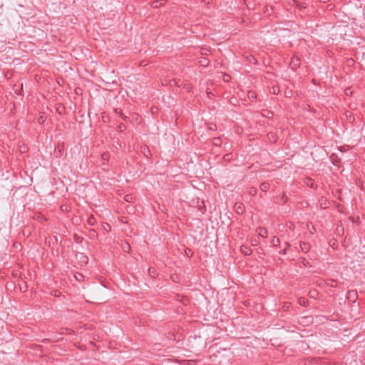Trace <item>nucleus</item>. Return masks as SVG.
Listing matches in <instances>:
<instances>
[{"instance_id": "1", "label": "nucleus", "mask_w": 365, "mask_h": 365, "mask_svg": "<svg viewBox=\"0 0 365 365\" xmlns=\"http://www.w3.org/2000/svg\"><path fill=\"white\" fill-rule=\"evenodd\" d=\"M301 65V59L299 56L292 57L290 61V68L295 71L297 70Z\"/></svg>"}, {"instance_id": "2", "label": "nucleus", "mask_w": 365, "mask_h": 365, "mask_svg": "<svg viewBox=\"0 0 365 365\" xmlns=\"http://www.w3.org/2000/svg\"><path fill=\"white\" fill-rule=\"evenodd\" d=\"M300 248L303 252L307 253L311 249V245L309 242H302L300 243Z\"/></svg>"}, {"instance_id": "3", "label": "nucleus", "mask_w": 365, "mask_h": 365, "mask_svg": "<svg viewBox=\"0 0 365 365\" xmlns=\"http://www.w3.org/2000/svg\"><path fill=\"white\" fill-rule=\"evenodd\" d=\"M114 113L125 121L128 119V117L123 113L122 110L120 108H115Z\"/></svg>"}, {"instance_id": "4", "label": "nucleus", "mask_w": 365, "mask_h": 365, "mask_svg": "<svg viewBox=\"0 0 365 365\" xmlns=\"http://www.w3.org/2000/svg\"><path fill=\"white\" fill-rule=\"evenodd\" d=\"M241 252L245 255H252V250H251V248L247 247V246H241Z\"/></svg>"}, {"instance_id": "5", "label": "nucleus", "mask_w": 365, "mask_h": 365, "mask_svg": "<svg viewBox=\"0 0 365 365\" xmlns=\"http://www.w3.org/2000/svg\"><path fill=\"white\" fill-rule=\"evenodd\" d=\"M34 218L36 220H38V221H40V222H43V221L46 220V218L41 212L36 213L34 215Z\"/></svg>"}, {"instance_id": "6", "label": "nucleus", "mask_w": 365, "mask_h": 365, "mask_svg": "<svg viewBox=\"0 0 365 365\" xmlns=\"http://www.w3.org/2000/svg\"><path fill=\"white\" fill-rule=\"evenodd\" d=\"M298 301H299V304L303 307H307L309 303L308 299L304 297L299 298Z\"/></svg>"}, {"instance_id": "7", "label": "nucleus", "mask_w": 365, "mask_h": 365, "mask_svg": "<svg viewBox=\"0 0 365 365\" xmlns=\"http://www.w3.org/2000/svg\"><path fill=\"white\" fill-rule=\"evenodd\" d=\"M269 183L264 182L261 184L260 189L264 192H267L269 189Z\"/></svg>"}, {"instance_id": "8", "label": "nucleus", "mask_w": 365, "mask_h": 365, "mask_svg": "<svg viewBox=\"0 0 365 365\" xmlns=\"http://www.w3.org/2000/svg\"><path fill=\"white\" fill-rule=\"evenodd\" d=\"M88 235H89L90 238H91V239H95L98 237V234H97L96 231L93 229H90L88 230Z\"/></svg>"}, {"instance_id": "9", "label": "nucleus", "mask_w": 365, "mask_h": 365, "mask_svg": "<svg viewBox=\"0 0 365 365\" xmlns=\"http://www.w3.org/2000/svg\"><path fill=\"white\" fill-rule=\"evenodd\" d=\"M135 199V197L131 194L125 195L124 197V200L128 202H133Z\"/></svg>"}, {"instance_id": "10", "label": "nucleus", "mask_w": 365, "mask_h": 365, "mask_svg": "<svg viewBox=\"0 0 365 365\" xmlns=\"http://www.w3.org/2000/svg\"><path fill=\"white\" fill-rule=\"evenodd\" d=\"M272 243L274 247H278L280 245V240L278 237H274L272 240Z\"/></svg>"}, {"instance_id": "11", "label": "nucleus", "mask_w": 365, "mask_h": 365, "mask_svg": "<svg viewBox=\"0 0 365 365\" xmlns=\"http://www.w3.org/2000/svg\"><path fill=\"white\" fill-rule=\"evenodd\" d=\"M87 222L90 225H93L96 222V219L93 215H90L87 220Z\"/></svg>"}, {"instance_id": "12", "label": "nucleus", "mask_w": 365, "mask_h": 365, "mask_svg": "<svg viewBox=\"0 0 365 365\" xmlns=\"http://www.w3.org/2000/svg\"><path fill=\"white\" fill-rule=\"evenodd\" d=\"M299 261L305 267H310L309 262L304 257H300Z\"/></svg>"}, {"instance_id": "13", "label": "nucleus", "mask_w": 365, "mask_h": 365, "mask_svg": "<svg viewBox=\"0 0 365 365\" xmlns=\"http://www.w3.org/2000/svg\"><path fill=\"white\" fill-rule=\"evenodd\" d=\"M101 158L103 161H108L109 158H110V154L109 153H103L102 155H101Z\"/></svg>"}, {"instance_id": "14", "label": "nucleus", "mask_w": 365, "mask_h": 365, "mask_svg": "<svg viewBox=\"0 0 365 365\" xmlns=\"http://www.w3.org/2000/svg\"><path fill=\"white\" fill-rule=\"evenodd\" d=\"M200 63L202 66H207L209 64V60L206 58H202V59L200 61Z\"/></svg>"}, {"instance_id": "15", "label": "nucleus", "mask_w": 365, "mask_h": 365, "mask_svg": "<svg viewBox=\"0 0 365 365\" xmlns=\"http://www.w3.org/2000/svg\"><path fill=\"white\" fill-rule=\"evenodd\" d=\"M117 130L119 132H123L125 130V125L123 123H120L117 127Z\"/></svg>"}, {"instance_id": "16", "label": "nucleus", "mask_w": 365, "mask_h": 365, "mask_svg": "<svg viewBox=\"0 0 365 365\" xmlns=\"http://www.w3.org/2000/svg\"><path fill=\"white\" fill-rule=\"evenodd\" d=\"M213 144L215 145L219 146L221 144V139L220 138H213Z\"/></svg>"}, {"instance_id": "17", "label": "nucleus", "mask_w": 365, "mask_h": 365, "mask_svg": "<svg viewBox=\"0 0 365 365\" xmlns=\"http://www.w3.org/2000/svg\"><path fill=\"white\" fill-rule=\"evenodd\" d=\"M349 298H355L357 296V293L355 291H349L348 292Z\"/></svg>"}, {"instance_id": "18", "label": "nucleus", "mask_w": 365, "mask_h": 365, "mask_svg": "<svg viewBox=\"0 0 365 365\" xmlns=\"http://www.w3.org/2000/svg\"><path fill=\"white\" fill-rule=\"evenodd\" d=\"M235 209H236V211L238 212V213H240V212H242L243 211V209L242 207V205L240 204L237 205V204L235 205Z\"/></svg>"}, {"instance_id": "19", "label": "nucleus", "mask_w": 365, "mask_h": 365, "mask_svg": "<svg viewBox=\"0 0 365 365\" xmlns=\"http://www.w3.org/2000/svg\"><path fill=\"white\" fill-rule=\"evenodd\" d=\"M286 247L279 251V254L285 255L287 253V249L290 247V245L288 242H286Z\"/></svg>"}, {"instance_id": "20", "label": "nucleus", "mask_w": 365, "mask_h": 365, "mask_svg": "<svg viewBox=\"0 0 365 365\" xmlns=\"http://www.w3.org/2000/svg\"><path fill=\"white\" fill-rule=\"evenodd\" d=\"M170 86H177V87H180V86L178 84V82L176 81L175 79H172L170 81Z\"/></svg>"}, {"instance_id": "21", "label": "nucleus", "mask_w": 365, "mask_h": 365, "mask_svg": "<svg viewBox=\"0 0 365 365\" xmlns=\"http://www.w3.org/2000/svg\"><path fill=\"white\" fill-rule=\"evenodd\" d=\"M223 159L226 161H230L232 159V154L227 153L224 155Z\"/></svg>"}, {"instance_id": "22", "label": "nucleus", "mask_w": 365, "mask_h": 365, "mask_svg": "<svg viewBox=\"0 0 365 365\" xmlns=\"http://www.w3.org/2000/svg\"><path fill=\"white\" fill-rule=\"evenodd\" d=\"M267 232L265 229H261L259 232V235L262 237H267Z\"/></svg>"}, {"instance_id": "23", "label": "nucleus", "mask_w": 365, "mask_h": 365, "mask_svg": "<svg viewBox=\"0 0 365 365\" xmlns=\"http://www.w3.org/2000/svg\"><path fill=\"white\" fill-rule=\"evenodd\" d=\"M75 277L76 278L77 280L80 281L83 277V276L81 274L78 273L77 275H75Z\"/></svg>"}, {"instance_id": "24", "label": "nucleus", "mask_w": 365, "mask_h": 365, "mask_svg": "<svg viewBox=\"0 0 365 365\" xmlns=\"http://www.w3.org/2000/svg\"><path fill=\"white\" fill-rule=\"evenodd\" d=\"M272 89H273V93L274 94H276V93H277L279 91L278 88L273 87Z\"/></svg>"}, {"instance_id": "25", "label": "nucleus", "mask_w": 365, "mask_h": 365, "mask_svg": "<svg viewBox=\"0 0 365 365\" xmlns=\"http://www.w3.org/2000/svg\"><path fill=\"white\" fill-rule=\"evenodd\" d=\"M20 289H24V291H26V289H27V286H26V284H24V287H21V286H20Z\"/></svg>"}, {"instance_id": "26", "label": "nucleus", "mask_w": 365, "mask_h": 365, "mask_svg": "<svg viewBox=\"0 0 365 365\" xmlns=\"http://www.w3.org/2000/svg\"><path fill=\"white\" fill-rule=\"evenodd\" d=\"M21 153H24V152H26V147L22 148H21Z\"/></svg>"}, {"instance_id": "27", "label": "nucleus", "mask_w": 365, "mask_h": 365, "mask_svg": "<svg viewBox=\"0 0 365 365\" xmlns=\"http://www.w3.org/2000/svg\"><path fill=\"white\" fill-rule=\"evenodd\" d=\"M270 136H273V134L272 133H268V137H269V139H270Z\"/></svg>"}]
</instances>
